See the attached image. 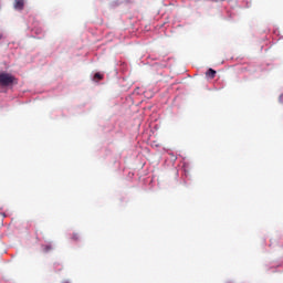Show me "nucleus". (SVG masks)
Segmentation results:
<instances>
[{"instance_id": "f257e3e1", "label": "nucleus", "mask_w": 283, "mask_h": 283, "mask_svg": "<svg viewBox=\"0 0 283 283\" xmlns=\"http://www.w3.org/2000/svg\"><path fill=\"white\" fill-rule=\"evenodd\" d=\"M14 81H17V78H14V76L10 73H0V85H2L3 87H8L10 85H12L14 83Z\"/></svg>"}, {"instance_id": "f03ea898", "label": "nucleus", "mask_w": 283, "mask_h": 283, "mask_svg": "<svg viewBox=\"0 0 283 283\" xmlns=\"http://www.w3.org/2000/svg\"><path fill=\"white\" fill-rule=\"evenodd\" d=\"M25 2L23 0H14L13 8L15 10H23Z\"/></svg>"}, {"instance_id": "7ed1b4c3", "label": "nucleus", "mask_w": 283, "mask_h": 283, "mask_svg": "<svg viewBox=\"0 0 283 283\" xmlns=\"http://www.w3.org/2000/svg\"><path fill=\"white\" fill-rule=\"evenodd\" d=\"M216 74H217V72H216V70H213V69H209V70L206 72V75H208L209 78H216Z\"/></svg>"}, {"instance_id": "20e7f679", "label": "nucleus", "mask_w": 283, "mask_h": 283, "mask_svg": "<svg viewBox=\"0 0 283 283\" xmlns=\"http://www.w3.org/2000/svg\"><path fill=\"white\" fill-rule=\"evenodd\" d=\"M71 240L78 242V240H81V234H78V232H74L71 237Z\"/></svg>"}, {"instance_id": "39448f33", "label": "nucleus", "mask_w": 283, "mask_h": 283, "mask_svg": "<svg viewBox=\"0 0 283 283\" xmlns=\"http://www.w3.org/2000/svg\"><path fill=\"white\" fill-rule=\"evenodd\" d=\"M93 81L98 82V81H103V74L101 73H95Z\"/></svg>"}, {"instance_id": "423d86ee", "label": "nucleus", "mask_w": 283, "mask_h": 283, "mask_svg": "<svg viewBox=\"0 0 283 283\" xmlns=\"http://www.w3.org/2000/svg\"><path fill=\"white\" fill-rule=\"evenodd\" d=\"M44 251H52V245H44Z\"/></svg>"}, {"instance_id": "0eeeda50", "label": "nucleus", "mask_w": 283, "mask_h": 283, "mask_svg": "<svg viewBox=\"0 0 283 283\" xmlns=\"http://www.w3.org/2000/svg\"><path fill=\"white\" fill-rule=\"evenodd\" d=\"M279 103H281V105H283V93L279 97Z\"/></svg>"}, {"instance_id": "6e6552de", "label": "nucleus", "mask_w": 283, "mask_h": 283, "mask_svg": "<svg viewBox=\"0 0 283 283\" xmlns=\"http://www.w3.org/2000/svg\"><path fill=\"white\" fill-rule=\"evenodd\" d=\"M3 39V35L0 33V40Z\"/></svg>"}]
</instances>
